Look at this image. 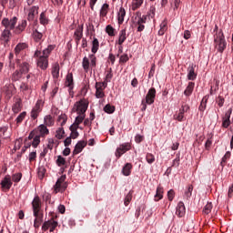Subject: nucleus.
Listing matches in <instances>:
<instances>
[{
    "mask_svg": "<svg viewBox=\"0 0 233 233\" xmlns=\"http://www.w3.org/2000/svg\"><path fill=\"white\" fill-rule=\"evenodd\" d=\"M25 117H26V111L22 112L15 119L16 125H21L23 121L25 120Z\"/></svg>",
    "mask_w": 233,
    "mask_h": 233,
    "instance_id": "nucleus-46",
    "label": "nucleus"
},
{
    "mask_svg": "<svg viewBox=\"0 0 233 233\" xmlns=\"http://www.w3.org/2000/svg\"><path fill=\"white\" fill-rule=\"evenodd\" d=\"M6 132H8V127H0V138L8 139L10 136H6Z\"/></svg>",
    "mask_w": 233,
    "mask_h": 233,
    "instance_id": "nucleus-37",
    "label": "nucleus"
},
{
    "mask_svg": "<svg viewBox=\"0 0 233 233\" xmlns=\"http://www.w3.org/2000/svg\"><path fill=\"white\" fill-rule=\"evenodd\" d=\"M147 23V15H141L140 12H137L134 25L137 26V32H143L145 30V24Z\"/></svg>",
    "mask_w": 233,
    "mask_h": 233,
    "instance_id": "nucleus-6",
    "label": "nucleus"
},
{
    "mask_svg": "<svg viewBox=\"0 0 233 233\" xmlns=\"http://www.w3.org/2000/svg\"><path fill=\"white\" fill-rule=\"evenodd\" d=\"M104 111L106 114H114V112H116V106H110V104H107V105L105 106Z\"/></svg>",
    "mask_w": 233,
    "mask_h": 233,
    "instance_id": "nucleus-44",
    "label": "nucleus"
},
{
    "mask_svg": "<svg viewBox=\"0 0 233 233\" xmlns=\"http://www.w3.org/2000/svg\"><path fill=\"white\" fill-rule=\"evenodd\" d=\"M22 177H23V173H15L12 175L11 180H13L14 183H19Z\"/></svg>",
    "mask_w": 233,
    "mask_h": 233,
    "instance_id": "nucleus-41",
    "label": "nucleus"
},
{
    "mask_svg": "<svg viewBox=\"0 0 233 233\" xmlns=\"http://www.w3.org/2000/svg\"><path fill=\"white\" fill-rule=\"evenodd\" d=\"M99 50V40L97 38H94L92 42V49L91 52L93 54H97V51Z\"/></svg>",
    "mask_w": 233,
    "mask_h": 233,
    "instance_id": "nucleus-34",
    "label": "nucleus"
},
{
    "mask_svg": "<svg viewBox=\"0 0 233 233\" xmlns=\"http://www.w3.org/2000/svg\"><path fill=\"white\" fill-rule=\"evenodd\" d=\"M85 117H86V115H77V116L75 119V125L76 127H79L83 121H85Z\"/></svg>",
    "mask_w": 233,
    "mask_h": 233,
    "instance_id": "nucleus-42",
    "label": "nucleus"
},
{
    "mask_svg": "<svg viewBox=\"0 0 233 233\" xmlns=\"http://www.w3.org/2000/svg\"><path fill=\"white\" fill-rule=\"evenodd\" d=\"M10 37H12V32L8 29H4L0 40L3 41L5 45H8V43H10Z\"/></svg>",
    "mask_w": 233,
    "mask_h": 233,
    "instance_id": "nucleus-16",
    "label": "nucleus"
},
{
    "mask_svg": "<svg viewBox=\"0 0 233 233\" xmlns=\"http://www.w3.org/2000/svg\"><path fill=\"white\" fill-rule=\"evenodd\" d=\"M34 57H37L36 65L41 70H46L48 68V57L42 55L41 51L36 50Z\"/></svg>",
    "mask_w": 233,
    "mask_h": 233,
    "instance_id": "nucleus-4",
    "label": "nucleus"
},
{
    "mask_svg": "<svg viewBox=\"0 0 233 233\" xmlns=\"http://www.w3.org/2000/svg\"><path fill=\"white\" fill-rule=\"evenodd\" d=\"M74 37L76 45L83 39V25H78L74 33Z\"/></svg>",
    "mask_w": 233,
    "mask_h": 233,
    "instance_id": "nucleus-21",
    "label": "nucleus"
},
{
    "mask_svg": "<svg viewBox=\"0 0 233 233\" xmlns=\"http://www.w3.org/2000/svg\"><path fill=\"white\" fill-rule=\"evenodd\" d=\"M106 32L108 35H110V37H114V35H116V29L110 25H106Z\"/></svg>",
    "mask_w": 233,
    "mask_h": 233,
    "instance_id": "nucleus-45",
    "label": "nucleus"
},
{
    "mask_svg": "<svg viewBox=\"0 0 233 233\" xmlns=\"http://www.w3.org/2000/svg\"><path fill=\"white\" fill-rule=\"evenodd\" d=\"M230 156H231V154L229 151L226 152V154L222 157L221 165H223V163H227V161H228V159H230Z\"/></svg>",
    "mask_w": 233,
    "mask_h": 233,
    "instance_id": "nucleus-62",
    "label": "nucleus"
},
{
    "mask_svg": "<svg viewBox=\"0 0 233 233\" xmlns=\"http://www.w3.org/2000/svg\"><path fill=\"white\" fill-rule=\"evenodd\" d=\"M146 161L149 164L152 165V163H154V161H156V157H154L153 154L151 153H147L146 155Z\"/></svg>",
    "mask_w": 233,
    "mask_h": 233,
    "instance_id": "nucleus-50",
    "label": "nucleus"
},
{
    "mask_svg": "<svg viewBox=\"0 0 233 233\" xmlns=\"http://www.w3.org/2000/svg\"><path fill=\"white\" fill-rule=\"evenodd\" d=\"M217 103H218V106L221 108V106H223V105H225V98L221 96H218V97L217 99Z\"/></svg>",
    "mask_w": 233,
    "mask_h": 233,
    "instance_id": "nucleus-63",
    "label": "nucleus"
},
{
    "mask_svg": "<svg viewBox=\"0 0 233 233\" xmlns=\"http://www.w3.org/2000/svg\"><path fill=\"white\" fill-rule=\"evenodd\" d=\"M57 225H58L57 221H56L54 218H51L43 223L42 230L44 232H46V230H48V228H49L50 232H54V230H56V228H57Z\"/></svg>",
    "mask_w": 233,
    "mask_h": 233,
    "instance_id": "nucleus-10",
    "label": "nucleus"
},
{
    "mask_svg": "<svg viewBox=\"0 0 233 233\" xmlns=\"http://www.w3.org/2000/svg\"><path fill=\"white\" fill-rule=\"evenodd\" d=\"M66 86L69 87V94H72V90H74V75L72 73L66 75Z\"/></svg>",
    "mask_w": 233,
    "mask_h": 233,
    "instance_id": "nucleus-18",
    "label": "nucleus"
},
{
    "mask_svg": "<svg viewBox=\"0 0 233 233\" xmlns=\"http://www.w3.org/2000/svg\"><path fill=\"white\" fill-rule=\"evenodd\" d=\"M207 101H208V96H205L202 98V101H201L200 106L198 107V110H200V112H205V108H207Z\"/></svg>",
    "mask_w": 233,
    "mask_h": 233,
    "instance_id": "nucleus-35",
    "label": "nucleus"
},
{
    "mask_svg": "<svg viewBox=\"0 0 233 233\" xmlns=\"http://www.w3.org/2000/svg\"><path fill=\"white\" fill-rule=\"evenodd\" d=\"M35 130L37 132L38 136L42 137L44 139L46 137V136H48V134H50V130H48V127H46V126L44 124L38 126V127Z\"/></svg>",
    "mask_w": 233,
    "mask_h": 233,
    "instance_id": "nucleus-15",
    "label": "nucleus"
},
{
    "mask_svg": "<svg viewBox=\"0 0 233 233\" xmlns=\"http://www.w3.org/2000/svg\"><path fill=\"white\" fill-rule=\"evenodd\" d=\"M33 37H34L35 43H39V41H41L43 39V33H40L39 31H37V29H35L33 32Z\"/></svg>",
    "mask_w": 233,
    "mask_h": 233,
    "instance_id": "nucleus-36",
    "label": "nucleus"
},
{
    "mask_svg": "<svg viewBox=\"0 0 233 233\" xmlns=\"http://www.w3.org/2000/svg\"><path fill=\"white\" fill-rule=\"evenodd\" d=\"M21 108H22V104H21V100H17L12 106V111L14 112V114H19V112H21Z\"/></svg>",
    "mask_w": 233,
    "mask_h": 233,
    "instance_id": "nucleus-32",
    "label": "nucleus"
},
{
    "mask_svg": "<svg viewBox=\"0 0 233 233\" xmlns=\"http://www.w3.org/2000/svg\"><path fill=\"white\" fill-rule=\"evenodd\" d=\"M196 66L192 64L187 67V79L188 81H196L198 74L196 73Z\"/></svg>",
    "mask_w": 233,
    "mask_h": 233,
    "instance_id": "nucleus-14",
    "label": "nucleus"
},
{
    "mask_svg": "<svg viewBox=\"0 0 233 233\" xmlns=\"http://www.w3.org/2000/svg\"><path fill=\"white\" fill-rule=\"evenodd\" d=\"M85 147H86V141L82 140L77 142V144L75 146V149L73 150V156H77V154H81Z\"/></svg>",
    "mask_w": 233,
    "mask_h": 233,
    "instance_id": "nucleus-20",
    "label": "nucleus"
},
{
    "mask_svg": "<svg viewBox=\"0 0 233 233\" xmlns=\"http://www.w3.org/2000/svg\"><path fill=\"white\" fill-rule=\"evenodd\" d=\"M56 139H63L65 137V129L63 127H59L56 130Z\"/></svg>",
    "mask_w": 233,
    "mask_h": 233,
    "instance_id": "nucleus-47",
    "label": "nucleus"
},
{
    "mask_svg": "<svg viewBox=\"0 0 233 233\" xmlns=\"http://www.w3.org/2000/svg\"><path fill=\"white\" fill-rule=\"evenodd\" d=\"M109 8H110V5L108 4H104L102 5L100 12H99V15H100L101 19H103V17H106Z\"/></svg>",
    "mask_w": 233,
    "mask_h": 233,
    "instance_id": "nucleus-25",
    "label": "nucleus"
},
{
    "mask_svg": "<svg viewBox=\"0 0 233 233\" xmlns=\"http://www.w3.org/2000/svg\"><path fill=\"white\" fill-rule=\"evenodd\" d=\"M56 48V46L54 45H49L47 48L43 50L42 56L45 57H50V54H52V51Z\"/></svg>",
    "mask_w": 233,
    "mask_h": 233,
    "instance_id": "nucleus-30",
    "label": "nucleus"
},
{
    "mask_svg": "<svg viewBox=\"0 0 233 233\" xmlns=\"http://www.w3.org/2000/svg\"><path fill=\"white\" fill-rule=\"evenodd\" d=\"M96 97L97 99H102V97H105V92L100 89H96Z\"/></svg>",
    "mask_w": 233,
    "mask_h": 233,
    "instance_id": "nucleus-57",
    "label": "nucleus"
},
{
    "mask_svg": "<svg viewBox=\"0 0 233 233\" xmlns=\"http://www.w3.org/2000/svg\"><path fill=\"white\" fill-rule=\"evenodd\" d=\"M188 110H190V106L186 103H182L178 114L174 115V118L179 122L185 121V113Z\"/></svg>",
    "mask_w": 233,
    "mask_h": 233,
    "instance_id": "nucleus-9",
    "label": "nucleus"
},
{
    "mask_svg": "<svg viewBox=\"0 0 233 233\" xmlns=\"http://www.w3.org/2000/svg\"><path fill=\"white\" fill-rule=\"evenodd\" d=\"M42 108H43V100H37L35 106L33 107V109L31 111L32 119H37Z\"/></svg>",
    "mask_w": 233,
    "mask_h": 233,
    "instance_id": "nucleus-12",
    "label": "nucleus"
},
{
    "mask_svg": "<svg viewBox=\"0 0 233 233\" xmlns=\"http://www.w3.org/2000/svg\"><path fill=\"white\" fill-rule=\"evenodd\" d=\"M174 198H176V192L174 191V189H170L167 192V198L168 201H174Z\"/></svg>",
    "mask_w": 233,
    "mask_h": 233,
    "instance_id": "nucleus-56",
    "label": "nucleus"
},
{
    "mask_svg": "<svg viewBox=\"0 0 233 233\" xmlns=\"http://www.w3.org/2000/svg\"><path fill=\"white\" fill-rule=\"evenodd\" d=\"M168 23L167 22V20H164L161 24H160V29L158 31V35H165V32H167L168 26H167Z\"/></svg>",
    "mask_w": 233,
    "mask_h": 233,
    "instance_id": "nucleus-29",
    "label": "nucleus"
},
{
    "mask_svg": "<svg viewBox=\"0 0 233 233\" xmlns=\"http://www.w3.org/2000/svg\"><path fill=\"white\" fill-rule=\"evenodd\" d=\"M30 66L28 65V63L25 62L20 66V72L22 74H28V71L30 70Z\"/></svg>",
    "mask_w": 233,
    "mask_h": 233,
    "instance_id": "nucleus-43",
    "label": "nucleus"
},
{
    "mask_svg": "<svg viewBox=\"0 0 233 233\" xmlns=\"http://www.w3.org/2000/svg\"><path fill=\"white\" fill-rule=\"evenodd\" d=\"M27 22L26 20H22L16 27H15L14 34L15 35H19L20 34H23L26 28Z\"/></svg>",
    "mask_w": 233,
    "mask_h": 233,
    "instance_id": "nucleus-17",
    "label": "nucleus"
},
{
    "mask_svg": "<svg viewBox=\"0 0 233 233\" xmlns=\"http://www.w3.org/2000/svg\"><path fill=\"white\" fill-rule=\"evenodd\" d=\"M194 190V186L189 185L187 187V190L186 191V198H191L192 197V191Z\"/></svg>",
    "mask_w": 233,
    "mask_h": 233,
    "instance_id": "nucleus-60",
    "label": "nucleus"
},
{
    "mask_svg": "<svg viewBox=\"0 0 233 233\" xmlns=\"http://www.w3.org/2000/svg\"><path fill=\"white\" fill-rule=\"evenodd\" d=\"M130 150V145L129 144H122L119 146V147L116 148L115 156L119 159L123 154H126V152H128Z\"/></svg>",
    "mask_w": 233,
    "mask_h": 233,
    "instance_id": "nucleus-13",
    "label": "nucleus"
},
{
    "mask_svg": "<svg viewBox=\"0 0 233 233\" xmlns=\"http://www.w3.org/2000/svg\"><path fill=\"white\" fill-rule=\"evenodd\" d=\"M195 86L196 84L194 82H188V85L184 91V96H186V97H190V96H192V92H194Z\"/></svg>",
    "mask_w": 233,
    "mask_h": 233,
    "instance_id": "nucleus-23",
    "label": "nucleus"
},
{
    "mask_svg": "<svg viewBox=\"0 0 233 233\" xmlns=\"http://www.w3.org/2000/svg\"><path fill=\"white\" fill-rule=\"evenodd\" d=\"M141 5H143V0H133L131 8L133 11H136L137 8H141Z\"/></svg>",
    "mask_w": 233,
    "mask_h": 233,
    "instance_id": "nucleus-38",
    "label": "nucleus"
},
{
    "mask_svg": "<svg viewBox=\"0 0 233 233\" xmlns=\"http://www.w3.org/2000/svg\"><path fill=\"white\" fill-rule=\"evenodd\" d=\"M128 59H129V58H128V55H127V54L122 55V56H120V58H119V63H120V65H123V64L128 62Z\"/></svg>",
    "mask_w": 233,
    "mask_h": 233,
    "instance_id": "nucleus-59",
    "label": "nucleus"
},
{
    "mask_svg": "<svg viewBox=\"0 0 233 233\" xmlns=\"http://www.w3.org/2000/svg\"><path fill=\"white\" fill-rule=\"evenodd\" d=\"M23 73L21 71H15L12 75V81H19V79L22 77Z\"/></svg>",
    "mask_w": 233,
    "mask_h": 233,
    "instance_id": "nucleus-48",
    "label": "nucleus"
},
{
    "mask_svg": "<svg viewBox=\"0 0 233 233\" xmlns=\"http://www.w3.org/2000/svg\"><path fill=\"white\" fill-rule=\"evenodd\" d=\"M41 137H40L39 134H37L36 130H33L30 132L28 139H33L32 147H34V148H37V147H39V144L41 143Z\"/></svg>",
    "mask_w": 233,
    "mask_h": 233,
    "instance_id": "nucleus-11",
    "label": "nucleus"
},
{
    "mask_svg": "<svg viewBox=\"0 0 233 233\" xmlns=\"http://www.w3.org/2000/svg\"><path fill=\"white\" fill-rule=\"evenodd\" d=\"M125 15H127V11H125L124 7H120L118 12V25H123L125 21Z\"/></svg>",
    "mask_w": 233,
    "mask_h": 233,
    "instance_id": "nucleus-28",
    "label": "nucleus"
},
{
    "mask_svg": "<svg viewBox=\"0 0 233 233\" xmlns=\"http://www.w3.org/2000/svg\"><path fill=\"white\" fill-rule=\"evenodd\" d=\"M47 149L54 150V145L56 144V140L54 138H48Z\"/></svg>",
    "mask_w": 233,
    "mask_h": 233,
    "instance_id": "nucleus-58",
    "label": "nucleus"
},
{
    "mask_svg": "<svg viewBox=\"0 0 233 233\" xmlns=\"http://www.w3.org/2000/svg\"><path fill=\"white\" fill-rule=\"evenodd\" d=\"M123 176H130L132 174V164L127 163L122 168Z\"/></svg>",
    "mask_w": 233,
    "mask_h": 233,
    "instance_id": "nucleus-27",
    "label": "nucleus"
},
{
    "mask_svg": "<svg viewBox=\"0 0 233 233\" xmlns=\"http://www.w3.org/2000/svg\"><path fill=\"white\" fill-rule=\"evenodd\" d=\"M12 185H14V182H12V177L10 175H6L0 182L1 190L3 192H8L10 188H12Z\"/></svg>",
    "mask_w": 233,
    "mask_h": 233,
    "instance_id": "nucleus-7",
    "label": "nucleus"
},
{
    "mask_svg": "<svg viewBox=\"0 0 233 233\" xmlns=\"http://www.w3.org/2000/svg\"><path fill=\"white\" fill-rule=\"evenodd\" d=\"M186 212H187V209L185 208V203H183V201L178 202V204L177 206L176 215L178 218H183L185 216Z\"/></svg>",
    "mask_w": 233,
    "mask_h": 233,
    "instance_id": "nucleus-19",
    "label": "nucleus"
},
{
    "mask_svg": "<svg viewBox=\"0 0 233 233\" xmlns=\"http://www.w3.org/2000/svg\"><path fill=\"white\" fill-rule=\"evenodd\" d=\"M45 174H46V169L45 168V167L41 166L38 167V177H40V179H43V177H45Z\"/></svg>",
    "mask_w": 233,
    "mask_h": 233,
    "instance_id": "nucleus-52",
    "label": "nucleus"
},
{
    "mask_svg": "<svg viewBox=\"0 0 233 233\" xmlns=\"http://www.w3.org/2000/svg\"><path fill=\"white\" fill-rule=\"evenodd\" d=\"M89 59L91 60V66L96 68L97 65V58L96 57V55H89Z\"/></svg>",
    "mask_w": 233,
    "mask_h": 233,
    "instance_id": "nucleus-54",
    "label": "nucleus"
},
{
    "mask_svg": "<svg viewBox=\"0 0 233 233\" xmlns=\"http://www.w3.org/2000/svg\"><path fill=\"white\" fill-rule=\"evenodd\" d=\"M28 48V45L26 43H19L15 47V54L17 56L18 54H21L23 50Z\"/></svg>",
    "mask_w": 233,
    "mask_h": 233,
    "instance_id": "nucleus-26",
    "label": "nucleus"
},
{
    "mask_svg": "<svg viewBox=\"0 0 233 233\" xmlns=\"http://www.w3.org/2000/svg\"><path fill=\"white\" fill-rule=\"evenodd\" d=\"M32 210L33 216L35 218L34 227L35 228H39L43 223V218H45V213L43 211V202H41V198L39 196H35L32 200Z\"/></svg>",
    "mask_w": 233,
    "mask_h": 233,
    "instance_id": "nucleus-1",
    "label": "nucleus"
},
{
    "mask_svg": "<svg viewBox=\"0 0 233 233\" xmlns=\"http://www.w3.org/2000/svg\"><path fill=\"white\" fill-rule=\"evenodd\" d=\"M214 43L218 52H219V54H223L227 48V40H225V35L222 30L214 35Z\"/></svg>",
    "mask_w": 233,
    "mask_h": 233,
    "instance_id": "nucleus-2",
    "label": "nucleus"
},
{
    "mask_svg": "<svg viewBox=\"0 0 233 233\" xmlns=\"http://www.w3.org/2000/svg\"><path fill=\"white\" fill-rule=\"evenodd\" d=\"M127 41V29H122L118 34V40L116 41L117 45L123 46V43Z\"/></svg>",
    "mask_w": 233,
    "mask_h": 233,
    "instance_id": "nucleus-22",
    "label": "nucleus"
},
{
    "mask_svg": "<svg viewBox=\"0 0 233 233\" xmlns=\"http://www.w3.org/2000/svg\"><path fill=\"white\" fill-rule=\"evenodd\" d=\"M86 110H88V103L85 100H79L74 105L72 112H76L80 116H86Z\"/></svg>",
    "mask_w": 233,
    "mask_h": 233,
    "instance_id": "nucleus-5",
    "label": "nucleus"
},
{
    "mask_svg": "<svg viewBox=\"0 0 233 233\" xmlns=\"http://www.w3.org/2000/svg\"><path fill=\"white\" fill-rule=\"evenodd\" d=\"M82 66L85 72H88V68H90V60H88V57L85 56L83 58Z\"/></svg>",
    "mask_w": 233,
    "mask_h": 233,
    "instance_id": "nucleus-39",
    "label": "nucleus"
},
{
    "mask_svg": "<svg viewBox=\"0 0 233 233\" xmlns=\"http://www.w3.org/2000/svg\"><path fill=\"white\" fill-rule=\"evenodd\" d=\"M132 194H133V192L129 191L127 193V195L126 196L125 200H124L125 207H128V205L130 204V201H132Z\"/></svg>",
    "mask_w": 233,
    "mask_h": 233,
    "instance_id": "nucleus-49",
    "label": "nucleus"
},
{
    "mask_svg": "<svg viewBox=\"0 0 233 233\" xmlns=\"http://www.w3.org/2000/svg\"><path fill=\"white\" fill-rule=\"evenodd\" d=\"M2 25L5 26V30H9L10 32L11 30H15V25H17V17L14 16L11 19L4 18L2 20Z\"/></svg>",
    "mask_w": 233,
    "mask_h": 233,
    "instance_id": "nucleus-8",
    "label": "nucleus"
},
{
    "mask_svg": "<svg viewBox=\"0 0 233 233\" xmlns=\"http://www.w3.org/2000/svg\"><path fill=\"white\" fill-rule=\"evenodd\" d=\"M112 77H114V74H112V68H109L107 71H106V81H112Z\"/></svg>",
    "mask_w": 233,
    "mask_h": 233,
    "instance_id": "nucleus-55",
    "label": "nucleus"
},
{
    "mask_svg": "<svg viewBox=\"0 0 233 233\" xmlns=\"http://www.w3.org/2000/svg\"><path fill=\"white\" fill-rule=\"evenodd\" d=\"M39 21L40 25H43L44 26L48 25V17H46V14L45 12L41 13Z\"/></svg>",
    "mask_w": 233,
    "mask_h": 233,
    "instance_id": "nucleus-40",
    "label": "nucleus"
},
{
    "mask_svg": "<svg viewBox=\"0 0 233 233\" xmlns=\"http://www.w3.org/2000/svg\"><path fill=\"white\" fill-rule=\"evenodd\" d=\"M163 187L158 186L157 187L156 195H155V201H160V199L163 198Z\"/></svg>",
    "mask_w": 233,
    "mask_h": 233,
    "instance_id": "nucleus-31",
    "label": "nucleus"
},
{
    "mask_svg": "<svg viewBox=\"0 0 233 233\" xmlns=\"http://www.w3.org/2000/svg\"><path fill=\"white\" fill-rule=\"evenodd\" d=\"M59 70H60L59 63L56 62L53 64L52 71H51L53 79H59Z\"/></svg>",
    "mask_w": 233,
    "mask_h": 233,
    "instance_id": "nucleus-24",
    "label": "nucleus"
},
{
    "mask_svg": "<svg viewBox=\"0 0 233 233\" xmlns=\"http://www.w3.org/2000/svg\"><path fill=\"white\" fill-rule=\"evenodd\" d=\"M230 116H232V108H229L226 113L222 119L230 121Z\"/></svg>",
    "mask_w": 233,
    "mask_h": 233,
    "instance_id": "nucleus-61",
    "label": "nucleus"
},
{
    "mask_svg": "<svg viewBox=\"0 0 233 233\" xmlns=\"http://www.w3.org/2000/svg\"><path fill=\"white\" fill-rule=\"evenodd\" d=\"M54 192L55 194H57V192H61V184L59 183V181H56L55 186H54Z\"/></svg>",
    "mask_w": 233,
    "mask_h": 233,
    "instance_id": "nucleus-64",
    "label": "nucleus"
},
{
    "mask_svg": "<svg viewBox=\"0 0 233 233\" xmlns=\"http://www.w3.org/2000/svg\"><path fill=\"white\" fill-rule=\"evenodd\" d=\"M203 212H204L206 215L210 214V212H212V203H208V204L204 207Z\"/></svg>",
    "mask_w": 233,
    "mask_h": 233,
    "instance_id": "nucleus-53",
    "label": "nucleus"
},
{
    "mask_svg": "<svg viewBox=\"0 0 233 233\" xmlns=\"http://www.w3.org/2000/svg\"><path fill=\"white\" fill-rule=\"evenodd\" d=\"M156 101V87H151L148 89L147 94L146 95V99L142 100V112H145L147 110V105H154V102Z\"/></svg>",
    "mask_w": 233,
    "mask_h": 233,
    "instance_id": "nucleus-3",
    "label": "nucleus"
},
{
    "mask_svg": "<svg viewBox=\"0 0 233 233\" xmlns=\"http://www.w3.org/2000/svg\"><path fill=\"white\" fill-rule=\"evenodd\" d=\"M56 165L58 167H63L64 165H66V160L62 156H58L56 159Z\"/></svg>",
    "mask_w": 233,
    "mask_h": 233,
    "instance_id": "nucleus-51",
    "label": "nucleus"
},
{
    "mask_svg": "<svg viewBox=\"0 0 233 233\" xmlns=\"http://www.w3.org/2000/svg\"><path fill=\"white\" fill-rule=\"evenodd\" d=\"M44 125L46 127H54V118L52 117V116L47 115L45 116Z\"/></svg>",
    "mask_w": 233,
    "mask_h": 233,
    "instance_id": "nucleus-33",
    "label": "nucleus"
}]
</instances>
